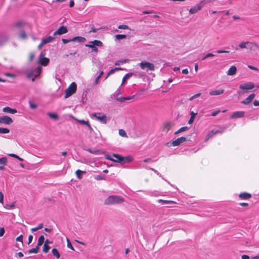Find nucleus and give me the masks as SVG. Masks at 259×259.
Masks as SVG:
<instances>
[{
	"instance_id": "obj_1",
	"label": "nucleus",
	"mask_w": 259,
	"mask_h": 259,
	"mask_svg": "<svg viewBox=\"0 0 259 259\" xmlns=\"http://www.w3.org/2000/svg\"><path fill=\"white\" fill-rule=\"evenodd\" d=\"M123 201V198L120 196L111 195L105 200L104 204L106 205H113L121 203Z\"/></svg>"
},
{
	"instance_id": "obj_2",
	"label": "nucleus",
	"mask_w": 259,
	"mask_h": 259,
	"mask_svg": "<svg viewBox=\"0 0 259 259\" xmlns=\"http://www.w3.org/2000/svg\"><path fill=\"white\" fill-rule=\"evenodd\" d=\"M102 45L103 43L101 41L96 39L93 41H90L88 44L85 45V46L91 48L92 50L90 52L93 53V55H95L97 54L98 51L97 47H102Z\"/></svg>"
},
{
	"instance_id": "obj_3",
	"label": "nucleus",
	"mask_w": 259,
	"mask_h": 259,
	"mask_svg": "<svg viewBox=\"0 0 259 259\" xmlns=\"http://www.w3.org/2000/svg\"><path fill=\"white\" fill-rule=\"evenodd\" d=\"M244 49H245L247 52L255 53L259 50V46L253 42H244Z\"/></svg>"
},
{
	"instance_id": "obj_4",
	"label": "nucleus",
	"mask_w": 259,
	"mask_h": 259,
	"mask_svg": "<svg viewBox=\"0 0 259 259\" xmlns=\"http://www.w3.org/2000/svg\"><path fill=\"white\" fill-rule=\"evenodd\" d=\"M76 88L77 86L76 83L74 82H72L70 85L65 90L64 98L66 99L75 93L76 90Z\"/></svg>"
},
{
	"instance_id": "obj_5",
	"label": "nucleus",
	"mask_w": 259,
	"mask_h": 259,
	"mask_svg": "<svg viewBox=\"0 0 259 259\" xmlns=\"http://www.w3.org/2000/svg\"><path fill=\"white\" fill-rule=\"evenodd\" d=\"M42 68L40 66H38L31 71L27 75V77L29 78H31L32 81H33L35 80V78L38 77L41 72Z\"/></svg>"
},
{
	"instance_id": "obj_6",
	"label": "nucleus",
	"mask_w": 259,
	"mask_h": 259,
	"mask_svg": "<svg viewBox=\"0 0 259 259\" xmlns=\"http://www.w3.org/2000/svg\"><path fill=\"white\" fill-rule=\"evenodd\" d=\"M91 117L92 118H95L97 120L99 121L101 123L106 124L107 123V117L105 114L100 113L97 112L93 113Z\"/></svg>"
},
{
	"instance_id": "obj_7",
	"label": "nucleus",
	"mask_w": 259,
	"mask_h": 259,
	"mask_svg": "<svg viewBox=\"0 0 259 259\" xmlns=\"http://www.w3.org/2000/svg\"><path fill=\"white\" fill-rule=\"evenodd\" d=\"M225 130H226V127H220L218 130H215V129L212 130L206 136L205 138V141L207 142L209 139L213 137L217 134L223 133L225 131Z\"/></svg>"
},
{
	"instance_id": "obj_8",
	"label": "nucleus",
	"mask_w": 259,
	"mask_h": 259,
	"mask_svg": "<svg viewBox=\"0 0 259 259\" xmlns=\"http://www.w3.org/2000/svg\"><path fill=\"white\" fill-rule=\"evenodd\" d=\"M62 41L63 44H66L69 42H77L78 43L83 42L85 41V38L82 36H76L70 39L62 38Z\"/></svg>"
},
{
	"instance_id": "obj_9",
	"label": "nucleus",
	"mask_w": 259,
	"mask_h": 259,
	"mask_svg": "<svg viewBox=\"0 0 259 259\" xmlns=\"http://www.w3.org/2000/svg\"><path fill=\"white\" fill-rule=\"evenodd\" d=\"M140 65L142 69H147V70L153 71L155 69L154 65L153 63L147 61H142L140 63Z\"/></svg>"
},
{
	"instance_id": "obj_10",
	"label": "nucleus",
	"mask_w": 259,
	"mask_h": 259,
	"mask_svg": "<svg viewBox=\"0 0 259 259\" xmlns=\"http://www.w3.org/2000/svg\"><path fill=\"white\" fill-rule=\"evenodd\" d=\"M204 1H201L199 4H198L196 6L191 8L189 10V13L191 14H193L196 13L197 12L200 11L204 5Z\"/></svg>"
},
{
	"instance_id": "obj_11",
	"label": "nucleus",
	"mask_w": 259,
	"mask_h": 259,
	"mask_svg": "<svg viewBox=\"0 0 259 259\" xmlns=\"http://www.w3.org/2000/svg\"><path fill=\"white\" fill-rule=\"evenodd\" d=\"M186 140H187L186 138L184 137H181L180 138L177 139L175 141H172V142L171 143H167V145L168 146H170L171 145H172V146H179L182 143L186 141Z\"/></svg>"
},
{
	"instance_id": "obj_12",
	"label": "nucleus",
	"mask_w": 259,
	"mask_h": 259,
	"mask_svg": "<svg viewBox=\"0 0 259 259\" xmlns=\"http://www.w3.org/2000/svg\"><path fill=\"white\" fill-rule=\"evenodd\" d=\"M13 120L10 117L4 115L0 116V124L10 125L13 123Z\"/></svg>"
},
{
	"instance_id": "obj_13",
	"label": "nucleus",
	"mask_w": 259,
	"mask_h": 259,
	"mask_svg": "<svg viewBox=\"0 0 259 259\" xmlns=\"http://www.w3.org/2000/svg\"><path fill=\"white\" fill-rule=\"evenodd\" d=\"M121 155L117 154H113L112 156L109 154H106L105 155V158L114 162H119V159H120Z\"/></svg>"
},
{
	"instance_id": "obj_14",
	"label": "nucleus",
	"mask_w": 259,
	"mask_h": 259,
	"mask_svg": "<svg viewBox=\"0 0 259 259\" xmlns=\"http://www.w3.org/2000/svg\"><path fill=\"white\" fill-rule=\"evenodd\" d=\"M44 55V53L41 52L39 56L38 62L43 66H47L50 60L48 58L45 57Z\"/></svg>"
},
{
	"instance_id": "obj_15",
	"label": "nucleus",
	"mask_w": 259,
	"mask_h": 259,
	"mask_svg": "<svg viewBox=\"0 0 259 259\" xmlns=\"http://www.w3.org/2000/svg\"><path fill=\"white\" fill-rule=\"evenodd\" d=\"M133 160V158L131 156H127L125 157L121 156L120 159H119V163L121 164H124L131 162Z\"/></svg>"
},
{
	"instance_id": "obj_16",
	"label": "nucleus",
	"mask_w": 259,
	"mask_h": 259,
	"mask_svg": "<svg viewBox=\"0 0 259 259\" xmlns=\"http://www.w3.org/2000/svg\"><path fill=\"white\" fill-rule=\"evenodd\" d=\"M68 31V30L67 29V27L64 26H61L59 28V29L55 31L53 33V35L55 36L57 34L58 35H62L63 34H65L67 33Z\"/></svg>"
},
{
	"instance_id": "obj_17",
	"label": "nucleus",
	"mask_w": 259,
	"mask_h": 259,
	"mask_svg": "<svg viewBox=\"0 0 259 259\" xmlns=\"http://www.w3.org/2000/svg\"><path fill=\"white\" fill-rule=\"evenodd\" d=\"M3 111L5 113H8L11 114H15L17 112L16 109H12L9 107H5L3 108Z\"/></svg>"
},
{
	"instance_id": "obj_18",
	"label": "nucleus",
	"mask_w": 259,
	"mask_h": 259,
	"mask_svg": "<svg viewBox=\"0 0 259 259\" xmlns=\"http://www.w3.org/2000/svg\"><path fill=\"white\" fill-rule=\"evenodd\" d=\"M8 40V37L5 34H0V46L4 45Z\"/></svg>"
},
{
	"instance_id": "obj_19",
	"label": "nucleus",
	"mask_w": 259,
	"mask_h": 259,
	"mask_svg": "<svg viewBox=\"0 0 259 259\" xmlns=\"http://www.w3.org/2000/svg\"><path fill=\"white\" fill-rule=\"evenodd\" d=\"M243 117V111H236L234 112L230 116L231 118H238Z\"/></svg>"
},
{
	"instance_id": "obj_20",
	"label": "nucleus",
	"mask_w": 259,
	"mask_h": 259,
	"mask_svg": "<svg viewBox=\"0 0 259 259\" xmlns=\"http://www.w3.org/2000/svg\"><path fill=\"white\" fill-rule=\"evenodd\" d=\"M224 92L223 89H219L214 91H211L209 92V95L210 96H217L223 94Z\"/></svg>"
},
{
	"instance_id": "obj_21",
	"label": "nucleus",
	"mask_w": 259,
	"mask_h": 259,
	"mask_svg": "<svg viewBox=\"0 0 259 259\" xmlns=\"http://www.w3.org/2000/svg\"><path fill=\"white\" fill-rule=\"evenodd\" d=\"M255 97V94H250L247 98H246L244 100V104H248L250 103H251L254 98Z\"/></svg>"
},
{
	"instance_id": "obj_22",
	"label": "nucleus",
	"mask_w": 259,
	"mask_h": 259,
	"mask_svg": "<svg viewBox=\"0 0 259 259\" xmlns=\"http://www.w3.org/2000/svg\"><path fill=\"white\" fill-rule=\"evenodd\" d=\"M254 87V84L253 82H248L245 83H244V90H251Z\"/></svg>"
},
{
	"instance_id": "obj_23",
	"label": "nucleus",
	"mask_w": 259,
	"mask_h": 259,
	"mask_svg": "<svg viewBox=\"0 0 259 259\" xmlns=\"http://www.w3.org/2000/svg\"><path fill=\"white\" fill-rule=\"evenodd\" d=\"M237 68L235 66H232L227 72V74L229 75H233L236 72Z\"/></svg>"
},
{
	"instance_id": "obj_24",
	"label": "nucleus",
	"mask_w": 259,
	"mask_h": 259,
	"mask_svg": "<svg viewBox=\"0 0 259 259\" xmlns=\"http://www.w3.org/2000/svg\"><path fill=\"white\" fill-rule=\"evenodd\" d=\"M85 173H86L85 171H82L80 169H77L75 171L76 176L79 180H80L82 178V177H83L82 174H85Z\"/></svg>"
},
{
	"instance_id": "obj_25",
	"label": "nucleus",
	"mask_w": 259,
	"mask_h": 259,
	"mask_svg": "<svg viewBox=\"0 0 259 259\" xmlns=\"http://www.w3.org/2000/svg\"><path fill=\"white\" fill-rule=\"evenodd\" d=\"M54 39V37L51 36H49L45 38L42 39L43 43L45 44H47L48 43L51 42Z\"/></svg>"
},
{
	"instance_id": "obj_26",
	"label": "nucleus",
	"mask_w": 259,
	"mask_h": 259,
	"mask_svg": "<svg viewBox=\"0 0 259 259\" xmlns=\"http://www.w3.org/2000/svg\"><path fill=\"white\" fill-rule=\"evenodd\" d=\"M134 98V96H130L127 97H120V99L117 98V101L122 102L125 100H129Z\"/></svg>"
},
{
	"instance_id": "obj_27",
	"label": "nucleus",
	"mask_w": 259,
	"mask_h": 259,
	"mask_svg": "<svg viewBox=\"0 0 259 259\" xmlns=\"http://www.w3.org/2000/svg\"><path fill=\"white\" fill-rule=\"evenodd\" d=\"M157 202L159 203H161L162 204H174L176 202L172 200H162V199H158Z\"/></svg>"
},
{
	"instance_id": "obj_28",
	"label": "nucleus",
	"mask_w": 259,
	"mask_h": 259,
	"mask_svg": "<svg viewBox=\"0 0 259 259\" xmlns=\"http://www.w3.org/2000/svg\"><path fill=\"white\" fill-rule=\"evenodd\" d=\"M121 87H119L118 89L116 91V92L114 93V98L115 99L117 100V99H120V97H119V95L120 94H121Z\"/></svg>"
},
{
	"instance_id": "obj_29",
	"label": "nucleus",
	"mask_w": 259,
	"mask_h": 259,
	"mask_svg": "<svg viewBox=\"0 0 259 259\" xmlns=\"http://www.w3.org/2000/svg\"><path fill=\"white\" fill-rule=\"evenodd\" d=\"M45 241V237L43 235H40L38 239V242L37 246L39 247L41 246Z\"/></svg>"
},
{
	"instance_id": "obj_30",
	"label": "nucleus",
	"mask_w": 259,
	"mask_h": 259,
	"mask_svg": "<svg viewBox=\"0 0 259 259\" xmlns=\"http://www.w3.org/2000/svg\"><path fill=\"white\" fill-rule=\"evenodd\" d=\"M15 203L13 202L11 204H6L4 206L5 208L7 209L10 210L12 209L15 207Z\"/></svg>"
},
{
	"instance_id": "obj_31",
	"label": "nucleus",
	"mask_w": 259,
	"mask_h": 259,
	"mask_svg": "<svg viewBox=\"0 0 259 259\" xmlns=\"http://www.w3.org/2000/svg\"><path fill=\"white\" fill-rule=\"evenodd\" d=\"M52 252L53 254L57 258H59L60 256V253L59 251L57 250L56 248H53L52 250Z\"/></svg>"
},
{
	"instance_id": "obj_32",
	"label": "nucleus",
	"mask_w": 259,
	"mask_h": 259,
	"mask_svg": "<svg viewBox=\"0 0 259 259\" xmlns=\"http://www.w3.org/2000/svg\"><path fill=\"white\" fill-rule=\"evenodd\" d=\"M133 75V73H126L123 77L122 78V83L121 84H120V87H121L123 84V83H124V82L125 81V80L129 78L131 76H132Z\"/></svg>"
},
{
	"instance_id": "obj_33",
	"label": "nucleus",
	"mask_w": 259,
	"mask_h": 259,
	"mask_svg": "<svg viewBox=\"0 0 259 259\" xmlns=\"http://www.w3.org/2000/svg\"><path fill=\"white\" fill-rule=\"evenodd\" d=\"M196 114V113H194L193 111L191 112V117L188 121V123L191 124L193 122L194 119L195 117Z\"/></svg>"
},
{
	"instance_id": "obj_34",
	"label": "nucleus",
	"mask_w": 259,
	"mask_h": 259,
	"mask_svg": "<svg viewBox=\"0 0 259 259\" xmlns=\"http://www.w3.org/2000/svg\"><path fill=\"white\" fill-rule=\"evenodd\" d=\"M25 24V22L23 21H20L16 23L14 26L17 28H20Z\"/></svg>"
},
{
	"instance_id": "obj_35",
	"label": "nucleus",
	"mask_w": 259,
	"mask_h": 259,
	"mask_svg": "<svg viewBox=\"0 0 259 259\" xmlns=\"http://www.w3.org/2000/svg\"><path fill=\"white\" fill-rule=\"evenodd\" d=\"M10 132V130L8 128L0 127V134H5Z\"/></svg>"
},
{
	"instance_id": "obj_36",
	"label": "nucleus",
	"mask_w": 259,
	"mask_h": 259,
	"mask_svg": "<svg viewBox=\"0 0 259 259\" xmlns=\"http://www.w3.org/2000/svg\"><path fill=\"white\" fill-rule=\"evenodd\" d=\"M126 37V35L124 34H116L115 36V39L116 40H120L122 39H125Z\"/></svg>"
},
{
	"instance_id": "obj_37",
	"label": "nucleus",
	"mask_w": 259,
	"mask_h": 259,
	"mask_svg": "<svg viewBox=\"0 0 259 259\" xmlns=\"http://www.w3.org/2000/svg\"><path fill=\"white\" fill-rule=\"evenodd\" d=\"M171 127V124L170 122H166L164 125V129L167 132Z\"/></svg>"
},
{
	"instance_id": "obj_38",
	"label": "nucleus",
	"mask_w": 259,
	"mask_h": 259,
	"mask_svg": "<svg viewBox=\"0 0 259 259\" xmlns=\"http://www.w3.org/2000/svg\"><path fill=\"white\" fill-rule=\"evenodd\" d=\"M188 129V127L187 126H183L181 127L179 130H178L177 132L175 133V135H177L179 133H180L183 132H185L187 131Z\"/></svg>"
},
{
	"instance_id": "obj_39",
	"label": "nucleus",
	"mask_w": 259,
	"mask_h": 259,
	"mask_svg": "<svg viewBox=\"0 0 259 259\" xmlns=\"http://www.w3.org/2000/svg\"><path fill=\"white\" fill-rule=\"evenodd\" d=\"M39 247L36 246L35 248L29 249L28 252L29 253H37L38 252Z\"/></svg>"
},
{
	"instance_id": "obj_40",
	"label": "nucleus",
	"mask_w": 259,
	"mask_h": 259,
	"mask_svg": "<svg viewBox=\"0 0 259 259\" xmlns=\"http://www.w3.org/2000/svg\"><path fill=\"white\" fill-rule=\"evenodd\" d=\"M19 38L25 39L27 38V35L24 31H22L19 34Z\"/></svg>"
},
{
	"instance_id": "obj_41",
	"label": "nucleus",
	"mask_w": 259,
	"mask_h": 259,
	"mask_svg": "<svg viewBox=\"0 0 259 259\" xmlns=\"http://www.w3.org/2000/svg\"><path fill=\"white\" fill-rule=\"evenodd\" d=\"M119 135L123 137H126L127 135L125 131L124 130L120 129L118 132Z\"/></svg>"
},
{
	"instance_id": "obj_42",
	"label": "nucleus",
	"mask_w": 259,
	"mask_h": 259,
	"mask_svg": "<svg viewBox=\"0 0 259 259\" xmlns=\"http://www.w3.org/2000/svg\"><path fill=\"white\" fill-rule=\"evenodd\" d=\"M50 248V247L47 244L45 243L43 246V251L45 253H47L49 251Z\"/></svg>"
},
{
	"instance_id": "obj_43",
	"label": "nucleus",
	"mask_w": 259,
	"mask_h": 259,
	"mask_svg": "<svg viewBox=\"0 0 259 259\" xmlns=\"http://www.w3.org/2000/svg\"><path fill=\"white\" fill-rule=\"evenodd\" d=\"M47 114L49 117H50L52 118L57 119L58 118L57 115L55 113L49 112Z\"/></svg>"
},
{
	"instance_id": "obj_44",
	"label": "nucleus",
	"mask_w": 259,
	"mask_h": 259,
	"mask_svg": "<svg viewBox=\"0 0 259 259\" xmlns=\"http://www.w3.org/2000/svg\"><path fill=\"white\" fill-rule=\"evenodd\" d=\"M126 61H127L126 60H118L115 63V65L118 66V65H120L123 64V63H125Z\"/></svg>"
},
{
	"instance_id": "obj_45",
	"label": "nucleus",
	"mask_w": 259,
	"mask_h": 259,
	"mask_svg": "<svg viewBox=\"0 0 259 259\" xmlns=\"http://www.w3.org/2000/svg\"><path fill=\"white\" fill-rule=\"evenodd\" d=\"M100 78H99V77H98V76H96L95 78V79L93 80V86L96 85L99 83V81Z\"/></svg>"
},
{
	"instance_id": "obj_46",
	"label": "nucleus",
	"mask_w": 259,
	"mask_h": 259,
	"mask_svg": "<svg viewBox=\"0 0 259 259\" xmlns=\"http://www.w3.org/2000/svg\"><path fill=\"white\" fill-rule=\"evenodd\" d=\"M95 178L97 180H105V176L99 175H97L95 177Z\"/></svg>"
},
{
	"instance_id": "obj_47",
	"label": "nucleus",
	"mask_w": 259,
	"mask_h": 259,
	"mask_svg": "<svg viewBox=\"0 0 259 259\" xmlns=\"http://www.w3.org/2000/svg\"><path fill=\"white\" fill-rule=\"evenodd\" d=\"M29 104L30 108L31 109H36L37 108L36 104L33 103L32 102L29 101Z\"/></svg>"
},
{
	"instance_id": "obj_48",
	"label": "nucleus",
	"mask_w": 259,
	"mask_h": 259,
	"mask_svg": "<svg viewBox=\"0 0 259 259\" xmlns=\"http://www.w3.org/2000/svg\"><path fill=\"white\" fill-rule=\"evenodd\" d=\"M200 95H201V93H197V94L192 96V97H191L189 99V101H192L194 99H195V98L199 97L200 96Z\"/></svg>"
},
{
	"instance_id": "obj_49",
	"label": "nucleus",
	"mask_w": 259,
	"mask_h": 259,
	"mask_svg": "<svg viewBox=\"0 0 259 259\" xmlns=\"http://www.w3.org/2000/svg\"><path fill=\"white\" fill-rule=\"evenodd\" d=\"M7 158L6 157L0 158V164H5L7 162Z\"/></svg>"
},
{
	"instance_id": "obj_50",
	"label": "nucleus",
	"mask_w": 259,
	"mask_h": 259,
	"mask_svg": "<svg viewBox=\"0 0 259 259\" xmlns=\"http://www.w3.org/2000/svg\"><path fill=\"white\" fill-rule=\"evenodd\" d=\"M67 247H68L69 248L71 249V250H74V248H73V247L72 246V244H71V243L70 241L68 239H67Z\"/></svg>"
},
{
	"instance_id": "obj_51",
	"label": "nucleus",
	"mask_w": 259,
	"mask_h": 259,
	"mask_svg": "<svg viewBox=\"0 0 259 259\" xmlns=\"http://www.w3.org/2000/svg\"><path fill=\"white\" fill-rule=\"evenodd\" d=\"M214 56V55L212 53H207L203 58H202V60H205V59H206L208 57H213Z\"/></svg>"
},
{
	"instance_id": "obj_52",
	"label": "nucleus",
	"mask_w": 259,
	"mask_h": 259,
	"mask_svg": "<svg viewBox=\"0 0 259 259\" xmlns=\"http://www.w3.org/2000/svg\"><path fill=\"white\" fill-rule=\"evenodd\" d=\"M118 28L122 29H129V27L126 25H120L118 26Z\"/></svg>"
},
{
	"instance_id": "obj_53",
	"label": "nucleus",
	"mask_w": 259,
	"mask_h": 259,
	"mask_svg": "<svg viewBox=\"0 0 259 259\" xmlns=\"http://www.w3.org/2000/svg\"><path fill=\"white\" fill-rule=\"evenodd\" d=\"M150 169L153 170L157 175L159 176L162 179H163V177L161 175V174L157 170H156L153 168H151Z\"/></svg>"
},
{
	"instance_id": "obj_54",
	"label": "nucleus",
	"mask_w": 259,
	"mask_h": 259,
	"mask_svg": "<svg viewBox=\"0 0 259 259\" xmlns=\"http://www.w3.org/2000/svg\"><path fill=\"white\" fill-rule=\"evenodd\" d=\"M16 240L17 241H19V242H21L23 243V235H20V236L17 237L16 239Z\"/></svg>"
},
{
	"instance_id": "obj_55",
	"label": "nucleus",
	"mask_w": 259,
	"mask_h": 259,
	"mask_svg": "<svg viewBox=\"0 0 259 259\" xmlns=\"http://www.w3.org/2000/svg\"><path fill=\"white\" fill-rule=\"evenodd\" d=\"M251 196L250 194L247 193L246 192H244V199H248L250 198Z\"/></svg>"
},
{
	"instance_id": "obj_56",
	"label": "nucleus",
	"mask_w": 259,
	"mask_h": 259,
	"mask_svg": "<svg viewBox=\"0 0 259 259\" xmlns=\"http://www.w3.org/2000/svg\"><path fill=\"white\" fill-rule=\"evenodd\" d=\"M5 232V231L4 227L0 228V237H2L4 235Z\"/></svg>"
},
{
	"instance_id": "obj_57",
	"label": "nucleus",
	"mask_w": 259,
	"mask_h": 259,
	"mask_svg": "<svg viewBox=\"0 0 259 259\" xmlns=\"http://www.w3.org/2000/svg\"><path fill=\"white\" fill-rule=\"evenodd\" d=\"M219 54L221 53H229V51H224V50H218L216 51Z\"/></svg>"
},
{
	"instance_id": "obj_58",
	"label": "nucleus",
	"mask_w": 259,
	"mask_h": 259,
	"mask_svg": "<svg viewBox=\"0 0 259 259\" xmlns=\"http://www.w3.org/2000/svg\"><path fill=\"white\" fill-rule=\"evenodd\" d=\"M220 112V110H218L214 111H213V112H212L211 113V115L212 116H215Z\"/></svg>"
},
{
	"instance_id": "obj_59",
	"label": "nucleus",
	"mask_w": 259,
	"mask_h": 259,
	"mask_svg": "<svg viewBox=\"0 0 259 259\" xmlns=\"http://www.w3.org/2000/svg\"><path fill=\"white\" fill-rule=\"evenodd\" d=\"M4 202V195L2 192H0V203H3Z\"/></svg>"
},
{
	"instance_id": "obj_60",
	"label": "nucleus",
	"mask_w": 259,
	"mask_h": 259,
	"mask_svg": "<svg viewBox=\"0 0 259 259\" xmlns=\"http://www.w3.org/2000/svg\"><path fill=\"white\" fill-rule=\"evenodd\" d=\"M32 239H33V236L32 235H30L28 237V244H30L32 241Z\"/></svg>"
},
{
	"instance_id": "obj_61",
	"label": "nucleus",
	"mask_w": 259,
	"mask_h": 259,
	"mask_svg": "<svg viewBox=\"0 0 259 259\" xmlns=\"http://www.w3.org/2000/svg\"><path fill=\"white\" fill-rule=\"evenodd\" d=\"M248 67L252 70H255V71H258V69L254 66H251V65H248Z\"/></svg>"
},
{
	"instance_id": "obj_62",
	"label": "nucleus",
	"mask_w": 259,
	"mask_h": 259,
	"mask_svg": "<svg viewBox=\"0 0 259 259\" xmlns=\"http://www.w3.org/2000/svg\"><path fill=\"white\" fill-rule=\"evenodd\" d=\"M78 122L82 124H86L88 123V121H85L84 120H79Z\"/></svg>"
},
{
	"instance_id": "obj_63",
	"label": "nucleus",
	"mask_w": 259,
	"mask_h": 259,
	"mask_svg": "<svg viewBox=\"0 0 259 259\" xmlns=\"http://www.w3.org/2000/svg\"><path fill=\"white\" fill-rule=\"evenodd\" d=\"M34 57V54L33 53H31L29 56V61H32Z\"/></svg>"
},
{
	"instance_id": "obj_64",
	"label": "nucleus",
	"mask_w": 259,
	"mask_h": 259,
	"mask_svg": "<svg viewBox=\"0 0 259 259\" xmlns=\"http://www.w3.org/2000/svg\"><path fill=\"white\" fill-rule=\"evenodd\" d=\"M253 105L255 106H259V101L255 100L253 102Z\"/></svg>"
}]
</instances>
